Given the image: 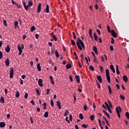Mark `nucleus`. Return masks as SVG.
<instances>
[{
    "label": "nucleus",
    "instance_id": "obj_53",
    "mask_svg": "<svg viewBox=\"0 0 129 129\" xmlns=\"http://www.w3.org/2000/svg\"><path fill=\"white\" fill-rule=\"evenodd\" d=\"M83 108H84V110L85 111H86L87 109V106L86 105H84V106H83Z\"/></svg>",
    "mask_w": 129,
    "mask_h": 129
},
{
    "label": "nucleus",
    "instance_id": "obj_43",
    "mask_svg": "<svg viewBox=\"0 0 129 129\" xmlns=\"http://www.w3.org/2000/svg\"><path fill=\"white\" fill-rule=\"evenodd\" d=\"M108 103H109V106L110 108H112V104L111 102L109 101H108Z\"/></svg>",
    "mask_w": 129,
    "mask_h": 129
},
{
    "label": "nucleus",
    "instance_id": "obj_29",
    "mask_svg": "<svg viewBox=\"0 0 129 129\" xmlns=\"http://www.w3.org/2000/svg\"><path fill=\"white\" fill-rule=\"evenodd\" d=\"M16 97L17 98L20 96V93L18 91L16 92V95H15Z\"/></svg>",
    "mask_w": 129,
    "mask_h": 129
},
{
    "label": "nucleus",
    "instance_id": "obj_54",
    "mask_svg": "<svg viewBox=\"0 0 129 129\" xmlns=\"http://www.w3.org/2000/svg\"><path fill=\"white\" fill-rule=\"evenodd\" d=\"M49 92H50V89H46V95H49Z\"/></svg>",
    "mask_w": 129,
    "mask_h": 129
},
{
    "label": "nucleus",
    "instance_id": "obj_49",
    "mask_svg": "<svg viewBox=\"0 0 129 129\" xmlns=\"http://www.w3.org/2000/svg\"><path fill=\"white\" fill-rule=\"evenodd\" d=\"M36 93H37V94L38 95H40V92H39V90L36 89Z\"/></svg>",
    "mask_w": 129,
    "mask_h": 129
},
{
    "label": "nucleus",
    "instance_id": "obj_51",
    "mask_svg": "<svg viewBox=\"0 0 129 129\" xmlns=\"http://www.w3.org/2000/svg\"><path fill=\"white\" fill-rule=\"evenodd\" d=\"M43 109H46V103L45 102L43 103Z\"/></svg>",
    "mask_w": 129,
    "mask_h": 129
},
{
    "label": "nucleus",
    "instance_id": "obj_1",
    "mask_svg": "<svg viewBox=\"0 0 129 129\" xmlns=\"http://www.w3.org/2000/svg\"><path fill=\"white\" fill-rule=\"evenodd\" d=\"M77 44L78 46V48L80 50H82V48L83 49H85V44L82 40L80 39V38H78V41L77 42ZM80 44L81 45L82 47L81 46Z\"/></svg>",
    "mask_w": 129,
    "mask_h": 129
},
{
    "label": "nucleus",
    "instance_id": "obj_56",
    "mask_svg": "<svg viewBox=\"0 0 129 129\" xmlns=\"http://www.w3.org/2000/svg\"><path fill=\"white\" fill-rule=\"evenodd\" d=\"M96 31L98 32V33L99 35H101V33L100 30L99 29H97Z\"/></svg>",
    "mask_w": 129,
    "mask_h": 129
},
{
    "label": "nucleus",
    "instance_id": "obj_12",
    "mask_svg": "<svg viewBox=\"0 0 129 129\" xmlns=\"http://www.w3.org/2000/svg\"><path fill=\"white\" fill-rule=\"evenodd\" d=\"M23 6L24 7V9L28 11L29 7H30V6H28V5L27 6L26 5V3L25 2H23Z\"/></svg>",
    "mask_w": 129,
    "mask_h": 129
},
{
    "label": "nucleus",
    "instance_id": "obj_60",
    "mask_svg": "<svg viewBox=\"0 0 129 129\" xmlns=\"http://www.w3.org/2000/svg\"><path fill=\"white\" fill-rule=\"evenodd\" d=\"M117 115H118V117L119 118H120L121 116H120V113H119L118 111L117 110Z\"/></svg>",
    "mask_w": 129,
    "mask_h": 129
},
{
    "label": "nucleus",
    "instance_id": "obj_57",
    "mask_svg": "<svg viewBox=\"0 0 129 129\" xmlns=\"http://www.w3.org/2000/svg\"><path fill=\"white\" fill-rule=\"evenodd\" d=\"M69 78H70V79L71 81L72 82H73V79L72 76L71 75H70Z\"/></svg>",
    "mask_w": 129,
    "mask_h": 129
},
{
    "label": "nucleus",
    "instance_id": "obj_23",
    "mask_svg": "<svg viewBox=\"0 0 129 129\" xmlns=\"http://www.w3.org/2000/svg\"><path fill=\"white\" fill-rule=\"evenodd\" d=\"M44 12H46V13H49V5H46V7Z\"/></svg>",
    "mask_w": 129,
    "mask_h": 129
},
{
    "label": "nucleus",
    "instance_id": "obj_27",
    "mask_svg": "<svg viewBox=\"0 0 129 129\" xmlns=\"http://www.w3.org/2000/svg\"><path fill=\"white\" fill-rule=\"evenodd\" d=\"M71 67H72L71 64H67V66H66L67 69L70 70L71 68Z\"/></svg>",
    "mask_w": 129,
    "mask_h": 129
},
{
    "label": "nucleus",
    "instance_id": "obj_45",
    "mask_svg": "<svg viewBox=\"0 0 129 129\" xmlns=\"http://www.w3.org/2000/svg\"><path fill=\"white\" fill-rule=\"evenodd\" d=\"M97 85L98 88H101V85L99 84V83L96 81Z\"/></svg>",
    "mask_w": 129,
    "mask_h": 129
},
{
    "label": "nucleus",
    "instance_id": "obj_5",
    "mask_svg": "<svg viewBox=\"0 0 129 129\" xmlns=\"http://www.w3.org/2000/svg\"><path fill=\"white\" fill-rule=\"evenodd\" d=\"M41 4H39L37 7V13L38 14H39V13L41 11Z\"/></svg>",
    "mask_w": 129,
    "mask_h": 129
},
{
    "label": "nucleus",
    "instance_id": "obj_15",
    "mask_svg": "<svg viewBox=\"0 0 129 129\" xmlns=\"http://www.w3.org/2000/svg\"><path fill=\"white\" fill-rule=\"evenodd\" d=\"M56 105L58 107V109H61V106L60 105V102L59 101H56Z\"/></svg>",
    "mask_w": 129,
    "mask_h": 129
},
{
    "label": "nucleus",
    "instance_id": "obj_30",
    "mask_svg": "<svg viewBox=\"0 0 129 129\" xmlns=\"http://www.w3.org/2000/svg\"><path fill=\"white\" fill-rule=\"evenodd\" d=\"M69 113V110H65V113L64 114V116H67Z\"/></svg>",
    "mask_w": 129,
    "mask_h": 129
},
{
    "label": "nucleus",
    "instance_id": "obj_55",
    "mask_svg": "<svg viewBox=\"0 0 129 129\" xmlns=\"http://www.w3.org/2000/svg\"><path fill=\"white\" fill-rule=\"evenodd\" d=\"M73 38L74 39H76V36L75 35V32H73Z\"/></svg>",
    "mask_w": 129,
    "mask_h": 129
},
{
    "label": "nucleus",
    "instance_id": "obj_31",
    "mask_svg": "<svg viewBox=\"0 0 129 129\" xmlns=\"http://www.w3.org/2000/svg\"><path fill=\"white\" fill-rule=\"evenodd\" d=\"M89 69L92 71H95L94 68L93 67V66H90Z\"/></svg>",
    "mask_w": 129,
    "mask_h": 129
},
{
    "label": "nucleus",
    "instance_id": "obj_58",
    "mask_svg": "<svg viewBox=\"0 0 129 129\" xmlns=\"http://www.w3.org/2000/svg\"><path fill=\"white\" fill-rule=\"evenodd\" d=\"M30 103H31L33 105H35V102H34V101H33V99L31 100Z\"/></svg>",
    "mask_w": 129,
    "mask_h": 129
},
{
    "label": "nucleus",
    "instance_id": "obj_40",
    "mask_svg": "<svg viewBox=\"0 0 129 129\" xmlns=\"http://www.w3.org/2000/svg\"><path fill=\"white\" fill-rule=\"evenodd\" d=\"M28 93L26 92V93H25V95H24V98H25V99H28Z\"/></svg>",
    "mask_w": 129,
    "mask_h": 129
},
{
    "label": "nucleus",
    "instance_id": "obj_62",
    "mask_svg": "<svg viewBox=\"0 0 129 129\" xmlns=\"http://www.w3.org/2000/svg\"><path fill=\"white\" fill-rule=\"evenodd\" d=\"M111 44L114 43V39L113 38H111Z\"/></svg>",
    "mask_w": 129,
    "mask_h": 129
},
{
    "label": "nucleus",
    "instance_id": "obj_9",
    "mask_svg": "<svg viewBox=\"0 0 129 129\" xmlns=\"http://www.w3.org/2000/svg\"><path fill=\"white\" fill-rule=\"evenodd\" d=\"M75 78L76 79V81L78 83H80V76L78 75H76L75 76Z\"/></svg>",
    "mask_w": 129,
    "mask_h": 129
},
{
    "label": "nucleus",
    "instance_id": "obj_10",
    "mask_svg": "<svg viewBox=\"0 0 129 129\" xmlns=\"http://www.w3.org/2000/svg\"><path fill=\"white\" fill-rule=\"evenodd\" d=\"M93 50L95 53V54H97L98 53V51H97V48L96 46H93Z\"/></svg>",
    "mask_w": 129,
    "mask_h": 129
},
{
    "label": "nucleus",
    "instance_id": "obj_4",
    "mask_svg": "<svg viewBox=\"0 0 129 129\" xmlns=\"http://www.w3.org/2000/svg\"><path fill=\"white\" fill-rule=\"evenodd\" d=\"M38 85L40 86H43V80L41 79H39L38 81Z\"/></svg>",
    "mask_w": 129,
    "mask_h": 129
},
{
    "label": "nucleus",
    "instance_id": "obj_35",
    "mask_svg": "<svg viewBox=\"0 0 129 129\" xmlns=\"http://www.w3.org/2000/svg\"><path fill=\"white\" fill-rule=\"evenodd\" d=\"M105 74L106 76L109 75V71L108 70V69H106L105 70Z\"/></svg>",
    "mask_w": 129,
    "mask_h": 129
},
{
    "label": "nucleus",
    "instance_id": "obj_19",
    "mask_svg": "<svg viewBox=\"0 0 129 129\" xmlns=\"http://www.w3.org/2000/svg\"><path fill=\"white\" fill-rule=\"evenodd\" d=\"M106 76L107 81L109 83H111V80H110V75H106Z\"/></svg>",
    "mask_w": 129,
    "mask_h": 129
},
{
    "label": "nucleus",
    "instance_id": "obj_14",
    "mask_svg": "<svg viewBox=\"0 0 129 129\" xmlns=\"http://www.w3.org/2000/svg\"><path fill=\"white\" fill-rule=\"evenodd\" d=\"M92 31L91 28L89 29V35L90 37L92 39H93V36L92 35Z\"/></svg>",
    "mask_w": 129,
    "mask_h": 129
},
{
    "label": "nucleus",
    "instance_id": "obj_20",
    "mask_svg": "<svg viewBox=\"0 0 129 129\" xmlns=\"http://www.w3.org/2000/svg\"><path fill=\"white\" fill-rule=\"evenodd\" d=\"M97 78L98 80V81L99 83H101L102 82V78L101 76H97Z\"/></svg>",
    "mask_w": 129,
    "mask_h": 129
},
{
    "label": "nucleus",
    "instance_id": "obj_7",
    "mask_svg": "<svg viewBox=\"0 0 129 129\" xmlns=\"http://www.w3.org/2000/svg\"><path fill=\"white\" fill-rule=\"evenodd\" d=\"M10 50H11V48H10V45H8L6 47V48H5L6 52L7 53H9V52H10Z\"/></svg>",
    "mask_w": 129,
    "mask_h": 129
},
{
    "label": "nucleus",
    "instance_id": "obj_34",
    "mask_svg": "<svg viewBox=\"0 0 129 129\" xmlns=\"http://www.w3.org/2000/svg\"><path fill=\"white\" fill-rule=\"evenodd\" d=\"M125 116L129 119V113L128 112L125 113Z\"/></svg>",
    "mask_w": 129,
    "mask_h": 129
},
{
    "label": "nucleus",
    "instance_id": "obj_41",
    "mask_svg": "<svg viewBox=\"0 0 129 129\" xmlns=\"http://www.w3.org/2000/svg\"><path fill=\"white\" fill-rule=\"evenodd\" d=\"M50 105H51L52 107L54 106V101L52 99L50 100Z\"/></svg>",
    "mask_w": 129,
    "mask_h": 129
},
{
    "label": "nucleus",
    "instance_id": "obj_46",
    "mask_svg": "<svg viewBox=\"0 0 129 129\" xmlns=\"http://www.w3.org/2000/svg\"><path fill=\"white\" fill-rule=\"evenodd\" d=\"M107 30H108L109 33L111 32L110 27L108 25H107Z\"/></svg>",
    "mask_w": 129,
    "mask_h": 129
},
{
    "label": "nucleus",
    "instance_id": "obj_17",
    "mask_svg": "<svg viewBox=\"0 0 129 129\" xmlns=\"http://www.w3.org/2000/svg\"><path fill=\"white\" fill-rule=\"evenodd\" d=\"M37 69L38 71H39V72L41 71L40 64L39 63H37Z\"/></svg>",
    "mask_w": 129,
    "mask_h": 129
},
{
    "label": "nucleus",
    "instance_id": "obj_39",
    "mask_svg": "<svg viewBox=\"0 0 129 129\" xmlns=\"http://www.w3.org/2000/svg\"><path fill=\"white\" fill-rule=\"evenodd\" d=\"M3 57V53L1 50H0V59H2Z\"/></svg>",
    "mask_w": 129,
    "mask_h": 129
},
{
    "label": "nucleus",
    "instance_id": "obj_8",
    "mask_svg": "<svg viewBox=\"0 0 129 129\" xmlns=\"http://www.w3.org/2000/svg\"><path fill=\"white\" fill-rule=\"evenodd\" d=\"M117 110L119 112V113L122 112V109L120 106H118V107L116 108V113H117Z\"/></svg>",
    "mask_w": 129,
    "mask_h": 129
},
{
    "label": "nucleus",
    "instance_id": "obj_38",
    "mask_svg": "<svg viewBox=\"0 0 129 129\" xmlns=\"http://www.w3.org/2000/svg\"><path fill=\"white\" fill-rule=\"evenodd\" d=\"M95 116L94 115H92L90 116V119L92 120H94V119L95 118Z\"/></svg>",
    "mask_w": 129,
    "mask_h": 129
},
{
    "label": "nucleus",
    "instance_id": "obj_64",
    "mask_svg": "<svg viewBox=\"0 0 129 129\" xmlns=\"http://www.w3.org/2000/svg\"><path fill=\"white\" fill-rule=\"evenodd\" d=\"M33 61H30V66L33 67Z\"/></svg>",
    "mask_w": 129,
    "mask_h": 129
},
{
    "label": "nucleus",
    "instance_id": "obj_24",
    "mask_svg": "<svg viewBox=\"0 0 129 129\" xmlns=\"http://www.w3.org/2000/svg\"><path fill=\"white\" fill-rule=\"evenodd\" d=\"M108 88L109 89V94H111L112 93V91L111 90V86L110 85L108 86Z\"/></svg>",
    "mask_w": 129,
    "mask_h": 129
},
{
    "label": "nucleus",
    "instance_id": "obj_42",
    "mask_svg": "<svg viewBox=\"0 0 129 129\" xmlns=\"http://www.w3.org/2000/svg\"><path fill=\"white\" fill-rule=\"evenodd\" d=\"M120 98L122 100H125V97L123 96V95H120Z\"/></svg>",
    "mask_w": 129,
    "mask_h": 129
},
{
    "label": "nucleus",
    "instance_id": "obj_26",
    "mask_svg": "<svg viewBox=\"0 0 129 129\" xmlns=\"http://www.w3.org/2000/svg\"><path fill=\"white\" fill-rule=\"evenodd\" d=\"M36 28L35 26H33L30 28V31L31 32H33L34 30H35Z\"/></svg>",
    "mask_w": 129,
    "mask_h": 129
},
{
    "label": "nucleus",
    "instance_id": "obj_37",
    "mask_svg": "<svg viewBox=\"0 0 129 129\" xmlns=\"http://www.w3.org/2000/svg\"><path fill=\"white\" fill-rule=\"evenodd\" d=\"M3 23H4V25L5 26H6V27L8 26L7 24V21H6V19H4V20H3Z\"/></svg>",
    "mask_w": 129,
    "mask_h": 129
},
{
    "label": "nucleus",
    "instance_id": "obj_44",
    "mask_svg": "<svg viewBox=\"0 0 129 129\" xmlns=\"http://www.w3.org/2000/svg\"><path fill=\"white\" fill-rule=\"evenodd\" d=\"M71 43L73 46H75L76 43H75V41L74 40H71Z\"/></svg>",
    "mask_w": 129,
    "mask_h": 129
},
{
    "label": "nucleus",
    "instance_id": "obj_59",
    "mask_svg": "<svg viewBox=\"0 0 129 129\" xmlns=\"http://www.w3.org/2000/svg\"><path fill=\"white\" fill-rule=\"evenodd\" d=\"M69 119H70V121H72V120H73V116H72V115H70V118Z\"/></svg>",
    "mask_w": 129,
    "mask_h": 129
},
{
    "label": "nucleus",
    "instance_id": "obj_48",
    "mask_svg": "<svg viewBox=\"0 0 129 129\" xmlns=\"http://www.w3.org/2000/svg\"><path fill=\"white\" fill-rule=\"evenodd\" d=\"M110 70L112 71L114 69V68L113 64L110 65Z\"/></svg>",
    "mask_w": 129,
    "mask_h": 129
},
{
    "label": "nucleus",
    "instance_id": "obj_52",
    "mask_svg": "<svg viewBox=\"0 0 129 129\" xmlns=\"http://www.w3.org/2000/svg\"><path fill=\"white\" fill-rule=\"evenodd\" d=\"M53 40H54L55 41H57V39L56 37V36L55 35H53Z\"/></svg>",
    "mask_w": 129,
    "mask_h": 129
},
{
    "label": "nucleus",
    "instance_id": "obj_61",
    "mask_svg": "<svg viewBox=\"0 0 129 129\" xmlns=\"http://www.w3.org/2000/svg\"><path fill=\"white\" fill-rule=\"evenodd\" d=\"M82 126H83V128H87V125L86 124H82Z\"/></svg>",
    "mask_w": 129,
    "mask_h": 129
},
{
    "label": "nucleus",
    "instance_id": "obj_28",
    "mask_svg": "<svg viewBox=\"0 0 129 129\" xmlns=\"http://www.w3.org/2000/svg\"><path fill=\"white\" fill-rule=\"evenodd\" d=\"M0 102L2 103H4L5 102V99L4 97H1V99H0Z\"/></svg>",
    "mask_w": 129,
    "mask_h": 129
},
{
    "label": "nucleus",
    "instance_id": "obj_11",
    "mask_svg": "<svg viewBox=\"0 0 129 129\" xmlns=\"http://www.w3.org/2000/svg\"><path fill=\"white\" fill-rule=\"evenodd\" d=\"M23 6L24 7V9L28 11L29 7H30V6H28V5L27 6L26 5V3L25 2H23Z\"/></svg>",
    "mask_w": 129,
    "mask_h": 129
},
{
    "label": "nucleus",
    "instance_id": "obj_50",
    "mask_svg": "<svg viewBox=\"0 0 129 129\" xmlns=\"http://www.w3.org/2000/svg\"><path fill=\"white\" fill-rule=\"evenodd\" d=\"M66 120L67 122H68V123H70V121L69 120V118L68 116L66 117Z\"/></svg>",
    "mask_w": 129,
    "mask_h": 129
},
{
    "label": "nucleus",
    "instance_id": "obj_63",
    "mask_svg": "<svg viewBox=\"0 0 129 129\" xmlns=\"http://www.w3.org/2000/svg\"><path fill=\"white\" fill-rule=\"evenodd\" d=\"M38 38H39V35L38 34H35V38L38 39Z\"/></svg>",
    "mask_w": 129,
    "mask_h": 129
},
{
    "label": "nucleus",
    "instance_id": "obj_3",
    "mask_svg": "<svg viewBox=\"0 0 129 129\" xmlns=\"http://www.w3.org/2000/svg\"><path fill=\"white\" fill-rule=\"evenodd\" d=\"M110 33H111V35L113 37L117 38V34L115 33V31L113 29L111 30Z\"/></svg>",
    "mask_w": 129,
    "mask_h": 129
},
{
    "label": "nucleus",
    "instance_id": "obj_6",
    "mask_svg": "<svg viewBox=\"0 0 129 129\" xmlns=\"http://www.w3.org/2000/svg\"><path fill=\"white\" fill-rule=\"evenodd\" d=\"M5 65L6 66H10V61L9 60V58H7L5 61Z\"/></svg>",
    "mask_w": 129,
    "mask_h": 129
},
{
    "label": "nucleus",
    "instance_id": "obj_16",
    "mask_svg": "<svg viewBox=\"0 0 129 129\" xmlns=\"http://www.w3.org/2000/svg\"><path fill=\"white\" fill-rule=\"evenodd\" d=\"M14 26H15V29H18V28L19 27L18 26V21H15V22H14Z\"/></svg>",
    "mask_w": 129,
    "mask_h": 129
},
{
    "label": "nucleus",
    "instance_id": "obj_13",
    "mask_svg": "<svg viewBox=\"0 0 129 129\" xmlns=\"http://www.w3.org/2000/svg\"><path fill=\"white\" fill-rule=\"evenodd\" d=\"M6 123L5 122H0V127L3 128L6 126Z\"/></svg>",
    "mask_w": 129,
    "mask_h": 129
},
{
    "label": "nucleus",
    "instance_id": "obj_21",
    "mask_svg": "<svg viewBox=\"0 0 129 129\" xmlns=\"http://www.w3.org/2000/svg\"><path fill=\"white\" fill-rule=\"evenodd\" d=\"M28 6H30V7L33 6V1L32 0L28 1Z\"/></svg>",
    "mask_w": 129,
    "mask_h": 129
},
{
    "label": "nucleus",
    "instance_id": "obj_25",
    "mask_svg": "<svg viewBox=\"0 0 129 129\" xmlns=\"http://www.w3.org/2000/svg\"><path fill=\"white\" fill-rule=\"evenodd\" d=\"M49 116V112L47 111H46L44 113V117L45 118H47Z\"/></svg>",
    "mask_w": 129,
    "mask_h": 129
},
{
    "label": "nucleus",
    "instance_id": "obj_18",
    "mask_svg": "<svg viewBox=\"0 0 129 129\" xmlns=\"http://www.w3.org/2000/svg\"><path fill=\"white\" fill-rule=\"evenodd\" d=\"M123 80L124 82H125V83L127 82V80H128L127 77L125 75H124L123 76Z\"/></svg>",
    "mask_w": 129,
    "mask_h": 129
},
{
    "label": "nucleus",
    "instance_id": "obj_33",
    "mask_svg": "<svg viewBox=\"0 0 129 129\" xmlns=\"http://www.w3.org/2000/svg\"><path fill=\"white\" fill-rule=\"evenodd\" d=\"M55 55L57 58H59V53L58 52L57 50H56L55 52Z\"/></svg>",
    "mask_w": 129,
    "mask_h": 129
},
{
    "label": "nucleus",
    "instance_id": "obj_2",
    "mask_svg": "<svg viewBox=\"0 0 129 129\" xmlns=\"http://www.w3.org/2000/svg\"><path fill=\"white\" fill-rule=\"evenodd\" d=\"M14 72V69L13 68H10V78H11V79L13 78Z\"/></svg>",
    "mask_w": 129,
    "mask_h": 129
},
{
    "label": "nucleus",
    "instance_id": "obj_47",
    "mask_svg": "<svg viewBox=\"0 0 129 129\" xmlns=\"http://www.w3.org/2000/svg\"><path fill=\"white\" fill-rule=\"evenodd\" d=\"M12 2L13 5H15L16 6H18V4H17L16 2H15L14 0H12Z\"/></svg>",
    "mask_w": 129,
    "mask_h": 129
},
{
    "label": "nucleus",
    "instance_id": "obj_36",
    "mask_svg": "<svg viewBox=\"0 0 129 129\" xmlns=\"http://www.w3.org/2000/svg\"><path fill=\"white\" fill-rule=\"evenodd\" d=\"M79 118H80L81 120L83 119H84L83 115L82 114L80 113V114H79Z\"/></svg>",
    "mask_w": 129,
    "mask_h": 129
},
{
    "label": "nucleus",
    "instance_id": "obj_22",
    "mask_svg": "<svg viewBox=\"0 0 129 129\" xmlns=\"http://www.w3.org/2000/svg\"><path fill=\"white\" fill-rule=\"evenodd\" d=\"M93 35H94V37L95 40L96 41H98V36H97L96 32H94L93 33Z\"/></svg>",
    "mask_w": 129,
    "mask_h": 129
},
{
    "label": "nucleus",
    "instance_id": "obj_32",
    "mask_svg": "<svg viewBox=\"0 0 129 129\" xmlns=\"http://www.w3.org/2000/svg\"><path fill=\"white\" fill-rule=\"evenodd\" d=\"M24 48V47H22V46L21 47V46H20V45L18 44V50H22V49H23Z\"/></svg>",
    "mask_w": 129,
    "mask_h": 129
}]
</instances>
